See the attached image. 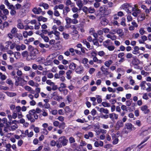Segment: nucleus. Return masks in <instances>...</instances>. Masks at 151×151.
Here are the masks:
<instances>
[{
	"label": "nucleus",
	"mask_w": 151,
	"mask_h": 151,
	"mask_svg": "<svg viewBox=\"0 0 151 151\" xmlns=\"http://www.w3.org/2000/svg\"><path fill=\"white\" fill-rule=\"evenodd\" d=\"M112 61L111 60H109L107 61H106L104 63V65L107 67H109L110 65L112 63Z\"/></svg>",
	"instance_id": "31"
},
{
	"label": "nucleus",
	"mask_w": 151,
	"mask_h": 151,
	"mask_svg": "<svg viewBox=\"0 0 151 151\" xmlns=\"http://www.w3.org/2000/svg\"><path fill=\"white\" fill-rule=\"evenodd\" d=\"M26 81H25L24 79H23L19 83V85L21 86H23L24 85L26 82Z\"/></svg>",
	"instance_id": "48"
},
{
	"label": "nucleus",
	"mask_w": 151,
	"mask_h": 151,
	"mask_svg": "<svg viewBox=\"0 0 151 151\" xmlns=\"http://www.w3.org/2000/svg\"><path fill=\"white\" fill-rule=\"evenodd\" d=\"M126 57L127 59H131L132 58L134 59V57L132 54L131 53H127L126 55Z\"/></svg>",
	"instance_id": "34"
},
{
	"label": "nucleus",
	"mask_w": 151,
	"mask_h": 151,
	"mask_svg": "<svg viewBox=\"0 0 151 151\" xmlns=\"http://www.w3.org/2000/svg\"><path fill=\"white\" fill-rule=\"evenodd\" d=\"M14 78H15L16 79V81H18V82H20L23 79L20 77H18L17 76H14Z\"/></svg>",
	"instance_id": "49"
},
{
	"label": "nucleus",
	"mask_w": 151,
	"mask_h": 151,
	"mask_svg": "<svg viewBox=\"0 0 151 151\" xmlns=\"http://www.w3.org/2000/svg\"><path fill=\"white\" fill-rule=\"evenodd\" d=\"M15 37L17 38L19 41L22 40L23 39L22 34L21 33H16L15 35Z\"/></svg>",
	"instance_id": "26"
},
{
	"label": "nucleus",
	"mask_w": 151,
	"mask_h": 151,
	"mask_svg": "<svg viewBox=\"0 0 151 151\" xmlns=\"http://www.w3.org/2000/svg\"><path fill=\"white\" fill-rule=\"evenodd\" d=\"M69 142L70 143H72L75 142L74 138L72 137H70L69 139Z\"/></svg>",
	"instance_id": "46"
},
{
	"label": "nucleus",
	"mask_w": 151,
	"mask_h": 151,
	"mask_svg": "<svg viewBox=\"0 0 151 151\" xmlns=\"http://www.w3.org/2000/svg\"><path fill=\"white\" fill-rule=\"evenodd\" d=\"M76 64L74 63L73 62L71 63L69 65V69L73 70L76 69Z\"/></svg>",
	"instance_id": "24"
},
{
	"label": "nucleus",
	"mask_w": 151,
	"mask_h": 151,
	"mask_svg": "<svg viewBox=\"0 0 151 151\" xmlns=\"http://www.w3.org/2000/svg\"><path fill=\"white\" fill-rule=\"evenodd\" d=\"M94 130L96 132L97 134H99L100 133L103 134L104 133V130L100 129V126L99 124L94 126Z\"/></svg>",
	"instance_id": "9"
},
{
	"label": "nucleus",
	"mask_w": 151,
	"mask_h": 151,
	"mask_svg": "<svg viewBox=\"0 0 151 151\" xmlns=\"http://www.w3.org/2000/svg\"><path fill=\"white\" fill-rule=\"evenodd\" d=\"M76 4L79 8V10H81L83 5V3L81 0H78L76 1Z\"/></svg>",
	"instance_id": "13"
},
{
	"label": "nucleus",
	"mask_w": 151,
	"mask_h": 151,
	"mask_svg": "<svg viewBox=\"0 0 151 151\" xmlns=\"http://www.w3.org/2000/svg\"><path fill=\"white\" fill-rule=\"evenodd\" d=\"M9 26V23L7 22H5L2 25L0 26V28L1 29L3 30L5 27H7Z\"/></svg>",
	"instance_id": "19"
},
{
	"label": "nucleus",
	"mask_w": 151,
	"mask_h": 151,
	"mask_svg": "<svg viewBox=\"0 0 151 151\" xmlns=\"http://www.w3.org/2000/svg\"><path fill=\"white\" fill-rule=\"evenodd\" d=\"M65 124L64 122H63L61 123L59 126V127L60 128L64 129L65 127Z\"/></svg>",
	"instance_id": "52"
},
{
	"label": "nucleus",
	"mask_w": 151,
	"mask_h": 151,
	"mask_svg": "<svg viewBox=\"0 0 151 151\" xmlns=\"http://www.w3.org/2000/svg\"><path fill=\"white\" fill-rule=\"evenodd\" d=\"M132 101L129 100L126 101V104L127 106H130L131 105Z\"/></svg>",
	"instance_id": "55"
},
{
	"label": "nucleus",
	"mask_w": 151,
	"mask_h": 151,
	"mask_svg": "<svg viewBox=\"0 0 151 151\" xmlns=\"http://www.w3.org/2000/svg\"><path fill=\"white\" fill-rule=\"evenodd\" d=\"M124 52H121L119 53L118 55V57L119 58H122V57L124 56Z\"/></svg>",
	"instance_id": "62"
},
{
	"label": "nucleus",
	"mask_w": 151,
	"mask_h": 151,
	"mask_svg": "<svg viewBox=\"0 0 151 151\" xmlns=\"http://www.w3.org/2000/svg\"><path fill=\"white\" fill-rule=\"evenodd\" d=\"M78 23V21L76 19H72L71 23L73 24H76Z\"/></svg>",
	"instance_id": "63"
},
{
	"label": "nucleus",
	"mask_w": 151,
	"mask_h": 151,
	"mask_svg": "<svg viewBox=\"0 0 151 151\" xmlns=\"http://www.w3.org/2000/svg\"><path fill=\"white\" fill-rule=\"evenodd\" d=\"M104 46L109 51H112L114 50L115 48V47L114 46L112 45H104Z\"/></svg>",
	"instance_id": "20"
},
{
	"label": "nucleus",
	"mask_w": 151,
	"mask_h": 151,
	"mask_svg": "<svg viewBox=\"0 0 151 151\" xmlns=\"http://www.w3.org/2000/svg\"><path fill=\"white\" fill-rule=\"evenodd\" d=\"M6 83L9 85H11L12 86L14 85V83L10 78H9L6 80Z\"/></svg>",
	"instance_id": "38"
},
{
	"label": "nucleus",
	"mask_w": 151,
	"mask_h": 151,
	"mask_svg": "<svg viewBox=\"0 0 151 151\" xmlns=\"http://www.w3.org/2000/svg\"><path fill=\"white\" fill-rule=\"evenodd\" d=\"M140 86L142 90H145L147 92L151 91V84L149 83H147L145 81H142L140 84Z\"/></svg>",
	"instance_id": "4"
},
{
	"label": "nucleus",
	"mask_w": 151,
	"mask_h": 151,
	"mask_svg": "<svg viewBox=\"0 0 151 151\" xmlns=\"http://www.w3.org/2000/svg\"><path fill=\"white\" fill-rule=\"evenodd\" d=\"M35 39L33 37H31L29 38L28 40L27 39L24 40L25 43L26 44H28V42H30L34 41Z\"/></svg>",
	"instance_id": "27"
},
{
	"label": "nucleus",
	"mask_w": 151,
	"mask_h": 151,
	"mask_svg": "<svg viewBox=\"0 0 151 151\" xmlns=\"http://www.w3.org/2000/svg\"><path fill=\"white\" fill-rule=\"evenodd\" d=\"M127 3H126L122 4L121 6V8L123 9L125 11H126L127 6Z\"/></svg>",
	"instance_id": "43"
},
{
	"label": "nucleus",
	"mask_w": 151,
	"mask_h": 151,
	"mask_svg": "<svg viewBox=\"0 0 151 151\" xmlns=\"http://www.w3.org/2000/svg\"><path fill=\"white\" fill-rule=\"evenodd\" d=\"M109 117L112 120L114 119H118V115L113 113L109 114Z\"/></svg>",
	"instance_id": "15"
},
{
	"label": "nucleus",
	"mask_w": 151,
	"mask_h": 151,
	"mask_svg": "<svg viewBox=\"0 0 151 151\" xmlns=\"http://www.w3.org/2000/svg\"><path fill=\"white\" fill-rule=\"evenodd\" d=\"M28 49L29 51V55L26 58V60L28 61H30L36 59L37 58V54L39 52L38 50L31 45L28 46Z\"/></svg>",
	"instance_id": "2"
},
{
	"label": "nucleus",
	"mask_w": 151,
	"mask_h": 151,
	"mask_svg": "<svg viewBox=\"0 0 151 151\" xmlns=\"http://www.w3.org/2000/svg\"><path fill=\"white\" fill-rule=\"evenodd\" d=\"M65 20L66 21V24L68 25H69L72 22V19L69 17H67L65 18Z\"/></svg>",
	"instance_id": "30"
},
{
	"label": "nucleus",
	"mask_w": 151,
	"mask_h": 151,
	"mask_svg": "<svg viewBox=\"0 0 151 151\" xmlns=\"http://www.w3.org/2000/svg\"><path fill=\"white\" fill-rule=\"evenodd\" d=\"M69 52H70L71 53L72 55L73 56L75 55V53L74 52L75 50L73 48H70L69 49Z\"/></svg>",
	"instance_id": "54"
},
{
	"label": "nucleus",
	"mask_w": 151,
	"mask_h": 151,
	"mask_svg": "<svg viewBox=\"0 0 151 151\" xmlns=\"http://www.w3.org/2000/svg\"><path fill=\"white\" fill-rule=\"evenodd\" d=\"M140 109L145 114H148L150 112V110L148 109V106L146 105L141 106Z\"/></svg>",
	"instance_id": "10"
},
{
	"label": "nucleus",
	"mask_w": 151,
	"mask_h": 151,
	"mask_svg": "<svg viewBox=\"0 0 151 151\" xmlns=\"http://www.w3.org/2000/svg\"><path fill=\"white\" fill-rule=\"evenodd\" d=\"M57 141L58 142L56 145V147L58 148H60L62 147V146H65L67 145L68 140L65 137L63 136L59 138Z\"/></svg>",
	"instance_id": "3"
},
{
	"label": "nucleus",
	"mask_w": 151,
	"mask_h": 151,
	"mask_svg": "<svg viewBox=\"0 0 151 151\" xmlns=\"http://www.w3.org/2000/svg\"><path fill=\"white\" fill-rule=\"evenodd\" d=\"M6 94L8 96L10 97H13L16 96L17 95V94L15 93L9 92H7Z\"/></svg>",
	"instance_id": "28"
},
{
	"label": "nucleus",
	"mask_w": 151,
	"mask_h": 151,
	"mask_svg": "<svg viewBox=\"0 0 151 151\" xmlns=\"http://www.w3.org/2000/svg\"><path fill=\"white\" fill-rule=\"evenodd\" d=\"M34 80L36 82H40L41 81L40 78L39 76H36Z\"/></svg>",
	"instance_id": "60"
},
{
	"label": "nucleus",
	"mask_w": 151,
	"mask_h": 151,
	"mask_svg": "<svg viewBox=\"0 0 151 151\" xmlns=\"http://www.w3.org/2000/svg\"><path fill=\"white\" fill-rule=\"evenodd\" d=\"M126 128L127 129H131L132 127V124L130 123H128L126 125Z\"/></svg>",
	"instance_id": "35"
},
{
	"label": "nucleus",
	"mask_w": 151,
	"mask_h": 151,
	"mask_svg": "<svg viewBox=\"0 0 151 151\" xmlns=\"http://www.w3.org/2000/svg\"><path fill=\"white\" fill-rule=\"evenodd\" d=\"M40 6H42L45 9H47L49 7V5L47 3H43L42 5H40Z\"/></svg>",
	"instance_id": "37"
},
{
	"label": "nucleus",
	"mask_w": 151,
	"mask_h": 151,
	"mask_svg": "<svg viewBox=\"0 0 151 151\" xmlns=\"http://www.w3.org/2000/svg\"><path fill=\"white\" fill-rule=\"evenodd\" d=\"M118 134H111V136L113 139V145H116L117 144L119 141V139L118 138Z\"/></svg>",
	"instance_id": "7"
},
{
	"label": "nucleus",
	"mask_w": 151,
	"mask_h": 151,
	"mask_svg": "<svg viewBox=\"0 0 151 151\" xmlns=\"http://www.w3.org/2000/svg\"><path fill=\"white\" fill-rule=\"evenodd\" d=\"M65 111L66 112L68 113L71 111V109L68 106H66L65 107Z\"/></svg>",
	"instance_id": "59"
},
{
	"label": "nucleus",
	"mask_w": 151,
	"mask_h": 151,
	"mask_svg": "<svg viewBox=\"0 0 151 151\" xmlns=\"http://www.w3.org/2000/svg\"><path fill=\"white\" fill-rule=\"evenodd\" d=\"M58 142L57 141L55 142L54 140H53L51 141L50 142V145L52 147H54L56 145Z\"/></svg>",
	"instance_id": "33"
},
{
	"label": "nucleus",
	"mask_w": 151,
	"mask_h": 151,
	"mask_svg": "<svg viewBox=\"0 0 151 151\" xmlns=\"http://www.w3.org/2000/svg\"><path fill=\"white\" fill-rule=\"evenodd\" d=\"M119 49L118 50V51H125L126 47L123 45H121L119 47Z\"/></svg>",
	"instance_id": "45"
},
{
	"label": "nucleus",
	"mask_w": 151,
	"mask_h": 151,
	"mask_svg": "<svg viewBox=\"0 0 151 151\" xmlns=\"http://www.w3.org/2000/svg\"><path fill=\"white\" fill-rule=\"evenodd\" d=\"M63 38L65 39H68L69 37V35L67 33L64 32L63 33Z\"/></svg>",
	"instance_id": "42"
},
{
	"label": "nucleus",
	"mask_w": 151,
	"mask_h": 151,
	"mask_svg": "<svg viewBox=\"0 0 151 151\" xmlns=\"http://www.w3.org/2000/svg\"><path fill=\"white\" fill-rule=\"evenodd\" d=\"M84 70L83 67L81 65L77 67L75 70L76 72L79 74H81L83 73Z\"/></svg>",
	"instance_id": "11"
},
{
	"label": "nucleus",
	"mask_w": 151,
	"mask_h": 151,
	"mask_svg": "<svg viewBox=\"0 0 151 151\" xmlns=\"http://www.w3.org/2000/svg\"><path fill=\"white\" fill-rule=\"evenodd\" d=\"M132 148V146H130L126 148L123 151H131Z\"/></svg>",
	"instance_id": "64"
},
{
	"label": "nucleus",
	"mask_w": 151,
	"mask_h": 151,
	"mask_svg": "<svg viewBox=\"0 0 151 151\" xmlns=\"http://www.w3.org/2000/svg\"><path fill=\"white\" fill-rule=\"evenodd\" d=\"M139 32L141 35H143L145 32V31L143 28H141L139 30Z\"/></svg>",
	"instance_id": "58"
},
{
	"label": "nucleus",
	"mask_w": 151,
	"mask_h": 151,
	"mask_svg": "<svg viewBox=\"0 0 151 151\" xmlns=\"http://www.w3.org/2000/svg\"><path fill=\"white\" fill-rule=\"evenodd\" d=\"M123 124L121 120L118 121L116 123V128L118 129L120 128L123 126Z\"/></svg>",
	"instance_id": "14"
},
{
	"label": "nucleus",
	"mask_w": 151,
	"mask_h": 151,
	"mask_svg": "<svg viewBox=\"0 0 151 151\" xmlns=\"http://www.w3.org/2000/svg\"><path fill=\"white\" fill-rule=\"evenodd\" d=\"M88 61L87 58H83L81 61V63L85 65V66L87 68H89V65L88 64Z\"/></svg>",
	"instance_id": "16"
},
{
	"label": "nucleus",
	"mask_w": 151,
	"mask_h": 151,
	"mask_svg": "<svg viewBox=\"0 0 151 151\" xmlns=\"http://www.w3.org/2000/svg\"><path fill=\"white\" fill-rule=\"evenodd\" d=\"M23 35L24 38H27L28 36L29 35L28 34V32L27 31H25L23 32Z\"/></svg>",
	"instance_id": "61"
},
{
	"label": "nucleus",
	"mask_w": 151,
	"mask_h": 151,
	"mask_svg": "<svg viewBox=\"0 0 151 151\" xmlns=\"http://www.w3.org/2000/svg\"><path fill=\"white\" fill-rule=\"evenodd\" d=\"M29 8L30 7L27 4H25L23 6L19 11L21 16V17L25 16L26 13L29 11Z\"/></svg>",
	"instance_id": "5"
},
{
	"label": "nucleus",
	"mask_w": 151,
	"mask_h": 151,
	"mask_svg": "<svg viewBox=\"0 0 151 151\" xmlns=\"http://www.w3.org/2000/svg\"><path fill=\"white\" fill-rule=\"evenodd\" d=\"M54 34L57 37V38L56 39V40H59L60 39V33L57 30H55L54 31Z\"/></svg>",
	"instance_id": "29"
},
{
	"label": "nucleus",
	"mask_w": 151,
	"mask_h": 151,
	"mask_svg": "<svg viewBox=\"0 0 151 151\" xmlns=\"http://www.w3.org/2000/svg\"><path fill=\"white\" fill-rule=\"evenodd\" d=\"M99 14L101 15L100 18L101 19V23L102 25H103V23H104V9L102 6L100 8Z\"/></svg>",
	"instance_id": "6"
},
{
	"label": "nucleus",
	"mask_w": 151,
	"mask_h": 151,
	"mask_svg": "<svg viewBox=\"0 0 151 151\" xmlns=\"http://www.w3.org/2000/svg\"><path fill=\"white\" fill-rule=\"evenodd\" d=\"M41 111V109L38 108H37L36 109L30 110L28 112L29 114H27L26 117L31 123L34 122L35 120L37 119L38 118L37 114H40Z\"/></svg>",
	"instance_id": "1"
},
{
	"label": "nucleus",
	"mask_w": 151,
	"mask_h": 151,
	"mask_svg": "<svg viewBox=\"0 0 151 151\" xmlns=\"http://www.w3.org/2000/svg\"><path fill=\"white\" fill-rule=\"evenodd\" d=\"M32 11L35 14H39V12H38L37 7L34 8L32 10Z\"/></svg>",
	"instance_id": "47"
},
{
	"label": "nucleus",
	"mask_w": 151,
	"mask_h": 151,
	"mask_svg": "<svg viewBox=\"0 0 151 151\" xmlns=\"http://www.w3.org/2000/svg\"><path fill=\"white\" fill-rule=\"evenodd\" d=\"M72 72V70H68L66 73V78L68 80H70L72 76L70 75Z\"/></svg>",
	"instance_id": "21"
},
{
	"label": "nucleus",
	"mask_w": 151,
	"mask_h": 151,
	"mask_svg": "<svg viewBox=\"0 0 151 151\" xmlns=\"http://www.w3.org/2000/svg\"><path fill=\"white\" fill-rule=\"evenodd\" d=\"M21 55L20 53L18 52H15L14 54V57L16 58L17 59L19 58Z\"/></svg>",
	"instance_id": "39"
},
{
	"label": "nucleus",
	"mask_w": 151,
	"mask_h": 151,
	"mask_svg": "<svg viewBox=\"0 0 151 151\" xmlns=\"http://www.w3.org/2000/svg\"><path fill=\"white\" fill-rule=\"evenodd\" d=\"M145 14L142 13L138 16V19L140 21H142L145 19Z\"/></svg>",
	"instance_id": "25"
},
{
	"label": "nucleus",
	"mask_w": 151,
	"mask_h": 151,
	"mask_svg": "<svg viewBox=\"0 0 151 151\" xmlns=\"http://www.w3.org/2000/svg\"><path fill=\"white\" fill-rule=\"evenodd\" d=\"M88 9L86 6H84L83 7L82 9L84 12L86 13L88 12Z\"/></svg>",
	"instance_id": "50"
},
{
	"label": "nucleus",
	"mask_w": 151,
	"mask_h": 151,
	"mask_svg": "<svg viewBox=\"0 0 151 151\" xmlns=\"http://www.w3.org/2000/svg\"><path fill=\"white\" fill-rule=\"evenodd\" d=\"M11 129L12 131L15 130L18 128V126L17 124L11 126Z\"/></svg>",
	"instance_id": "57"
},
{
	"label": "nucleus",
	"mask_w": 151,
	"mask_h": 151,
	"mask_svg": "<svg viewBox=\"0 0 151 151\" xmlns=\"http://www.w3.org/2000/svg\"><path fill=\"white\" fill-rule=\"evenodd\" d=\"M123 30L122 29L120 28H117L113 30V31L110 33L113 34H114L115 33H116L118 34H121Z\"/></svg>",
	"instance_id": "12"
},
{
	"label": "nucleus",
	"mask_w": 151,
	"mask_h": 151,
	"mask_svg": "<svg viewBox=\"0 0 151 151\" xmlns=\"http://www.w3.org/2000/svg\"><path fill=\"white\" fill-rule=\"evenodd\" d=\"M70 10V9L68 7H65L63 9V14L64 15H67L68 13L69 12Z\"/></svg>",
	"instance_id": "22"
},
{
	"label": "nucleus",
	"mask_w": 151,
	"mask_h": 151,
	"mask_svg": "<svg viewBox=\"0 0 151 151\" xmlns=\"http://www.w3.org/2000/svg\"><path fill=\"white\" fill-rule=\"evenodd\" d=\"M88 12L89 13H93L95 12V9L94 8H92L91 7H90L88 9Z\"/></svg>",
	"instance_id": "53"
},
{
	"label": "nucleus",
	"mask_w": 151,
	"mask_h": 151,
	"mask_svg": "<svg viewBox=\"0 0 151 151\" xmlns=\"http://www.w3.org/2000/svg\"><path fill=\"white\" fill-rule=\"evenodd\" d=\"M17 29L16 27L13 28L11 31V33L12 34H15L17 33Z\"/></svg>",
	"instance_id": "44"
},
{
	"label": "nucleus",
	"mask_w": 151,
	"mask_h": 151,
	"mask_svg": "<svg viewBox=\"0 0 151 151\" xmlns=\"http://www.w3.org/2000/svg\"><path fill=\"white\" fill-rule=\"evenodd\" d=\"M96 97L97 99V102L98 103H100L102 101V99L101 98V96L98 95H96Z\"/></svg>",
	"instance_id": "32"
},
{
	"label": "nucleus",
	"mask_w": 151,
	"mask_h": 151,
	"mask_svg": "<svg viewBox=\"0 0 151 151\" xmlns=\"http://www.w3.org/2000/svg\"><path fill=\"white\" fill-rule=\"evenodd\" d=\"M66 99L68 102L70 103L72 101V99L71 98V96L68 95L66 96Z\"/></svg>",
	"instance_id": "56"
},
{
	"label": "nucleus",
	"mask_w": 151,
	"mask_h": 151,
	"mask_svg": "<svg viewBox=\"0 0 151 151\" xmlns=\"http://www.w3.org/2000/svg\"><path fill=\"white\" fill-rule=\"evenodd\" d=\"M47 20V18L43 17L42 16H40L37 18V20L39 22L42 21L43 22H46Z\"/></svg>",
	"instance_id": "23"
},
{
	"label": "nucleus",
	"mask_w": 151,
	"mask_h": 151,
	"mask_svg": "<svg viewBox=\"0 0 151 151\" xmlns=\"http://www.w3.org/2000/svg\"><path fill=\"white\" fill-rule=\"evenodd\" d=\"M40 35L41 38L44 40L45 42H49V39L47 36H45L43 35V34H40Z\"/></svg>",
	"instance_id": "18"
},
{
	"label": "nucleus",
	"mask_w": 151,
	"mask_h": 151,
	"mask_svg": "<svg viewBox=\"0 0 151 151\" xmlns=\"http://www.w3.org/2000/svg\"><path fill=\"white\" fill-rule=\"evenodd\" d=\"M29 53L27 51H23L22 53V55L23 57H26L27 58L29 55Z\"/></svg>",
	"instance_id": "36"
},
{
	"label": "nucleus",
	"mask_w": 151,
	"mask_h": 151,
	"mask_svg": "<svg viewBox=\"0 0 151 151\" xmlns=\"http://www.w3.org/2000/svg\"><path fill=\"white\" fill-rule=\"evenodd\" d=\"M76 28L78 30H79V29L82 28H83L84 27L83 24L82 23H80L79 24H76Z\"/></svg>",
	"instance_id": "41"
},
{
	"label": "nucleus",
	"mask_w": 151,
	"mask_h": 151,
	"mask_svg": "<svg viewBox=\"0 0 151 151\" xmlns=\"http://www.w3.org/2000/svg\"><path fill=\"white\" fill-rule=\"evenodd\" d=\"M148 139V138H147L143 142H142L140 145L137 147H135L134 146V145L131 146H132V151H139L140 150V148H141L142 147H139L140 145L145 142Z\"/></svg>",
	"instance_id": "8"
},
{
	"label": "nucleus",
	"mask_w": 151,
	"mask_h": 151,
	"mask_svg": "<svg viewBox=\"0 0 151 151\" xmlns=\"http://www.w3.org/2000/svg\"><path fill=\"white\" fill-rule=\"evenodd\" d=\"M125 19L124 18H122V21L120 23V24L124 27H125L126 26V24L125 23Z\"/></svg>",
	"instance_id": "40"
},
{
	"label": "nucleus",
	"mask_w": 151,
	"mask_h": 151,
	"mask_svg": "<svg viewBox=\"0 0 151 151\" xmlns=\"http://www.w3.org/2000/svg\"><path fill=\"white\" fill-rule=\"evenodd\" d=\"M127 6L126 11L128 13H131V12L134 10V8L132 7L130 4H128Z\"/></svg>",
	"instance_id": "17"
},
{
	"label": "nucleus",
	"mask_w": 151,
	"mask_h": 151,
	"mask_svg": "<svg viewBox=\"0 0 151 151\" xmlns=\"http://www.w3.org/2000/svg\"><path fill=\"white\" fill-rule=\"evenodd\" d=\"M133 11H135L137 15L138 14H139L141 12L140 10L136 8H134Z\"/></svg>",
	"instance_id": "51"
}]
</instances>
